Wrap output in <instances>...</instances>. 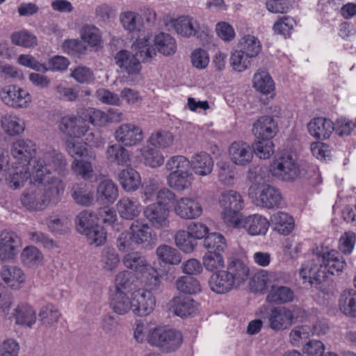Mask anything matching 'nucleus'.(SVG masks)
I'll return each instance as SVG.
<instances>
[{"instance_id": "6e6d98bb", "label": "nucleus", "mask_w": 356, "mask_h": 356, "mask_svg": "<svg viewBox=\"0 0 356 356\" xmlns=\"http://www.w3.org/2000/svg\"><path fill=\"white\" fill-rule=\"evenodd\" d=\"M176 286L179 291L184 293L195 294L200 291V284L193 276H181L176 281Z\"/></svg>"}, {"instance_id": "cd10ccee", "label": "nucleus", "mask_w": 356, "mask_h": 356, "mask_svg": "<svg viewBox=\"0 0 356 356\" xmlns=\"http://www.w3.org/2000/svg\"><path fill=\"white\" fill-rule=\"evenodd\" d=\"M116 207L120 216L128 220L137 218L142 211L140 202L136 199L129 197H121L118 202Z\"/></svg>"}, {"instance_id": "e433bc0d", "label": "nucleus", "mask_w": 356, "mask_h": 356, "mask_svg": "<svg viewBox=\"0 0 356 356\" xmlns=\"http://www.w3.org/2000/svg\"><path fill=\"white\" fill-rule=\"evenodd\" d=\"M295 297L294 292L288 286H272L266 297V300L270 303L285 304L291 302Z\"/></svg>"}, {"instance_id": "1a4fd4ad", "label": "nucleus", "mask_w": 356, "mask_h": 356, "mask_svg": "<svg viewBox=\"0 0 356 356\" xmlns=\"http://www.w3.org/2000/svg\"><path fill=\"white\" fill-rule=\"evenodd\" d=\"M36 151L37 145L33 140L18 139L11 145L10 154L13 160L11 163L31 167Z\"/></svg>"}, {"instance_id": "f257e3e1", "label": "nucleus", "mask_w": 356, "mask_h": 356, "mask_svg": "<svg viewBox=\"0 0 356 356\" xmlns=\"http://www.w3.org/2000/svg\"><path fill=\"white\" fill-rule=\"evenodd\" d=\"M346 265L343 258L334 250L320 246L313 250L309 259L302 264L300 275L312 285L324 282L327 274H339Z\"/></svg>"}, {"instance_id": "2eb2a0df", "label": "nucleus", "mask_w": 356, "mask_h": 356, "mask_svg": "<svg viewBox=\"0 0 356 356\" xmlns=\"http://www.w3.org/2000/svg\"><path fill=\"white\" fill-rule=\"evenodd\" d=\"M19 236L12 231L4 230L0 233V261L14 259L21 247Z\"/></svg>"}, {"instance_id": "a878e982", "label": "nucleus", "mask_w": 356, "mask_h": 356, "mask_svg": "<svg viewBox=\"0 0 356 356\" xmlns=\"http://www.w3.org/2000/svg\"><path fill=\"white\" fill-rule=\"evenodd\" d=\"M170 310L177 316L187 318L196 313L197 307L193 298L186 296H177L170 301Z\"/></svg>"}, {"instance_id": "bb28decb", "label": "nucleus", "mask_w": 356, "mask_h": 356, "mask_svg": "<svg viewBox=\"0 0 356 356\" xmlns=\"http://www.w3.org/2000/svg\"><path fill=\"white\" fill-rule=\"evenodd\" d=\"M282 276V273L268 272L261 270L254 274L252 280V288L257 292L265 293L268 289Z\"/></svg>"}, {"instance_id": "393cba45", "label": "nucleus", "mask_w": 356, "mask_h": 356, "mask_svg": "<svg viewBox=\"0 0 356 356\" xmlns=\"http://www.w3.org/2000/svg\"><path fill=\"white\" fill-rule=\"evenodd\" d=\"M231 160L236 165H245L250 163L253 156L250 146L243 141L234 142L229 148Z\"/></svg>"}, {"instance_id": "bf43d9fd", "label": "nucleus", "mask_w": 356, "mask_h": 356, "mask_svg": "<svg viewBox=\"0 0 356 356\" xmlns=\"http://www.w3.org/2000/svg\"><path fill=\"white\" fill-rule=\"evenodd\" d=\"M203 265L205 268L211 272L217 271L224 266V259L221 252L209 250L203 257Z\"/></svg>"}, {"instance_id": "aec40b11", "label": "nucleus", "mask_w": 356, "mask_h": 356, "mask_svg": "<svg viewBox=\"0 0 356 356\" xmlns=\"http://www.w3.org/2000/svg\"><path fill=\"white\" fill-rule=\"evenodd\" d=\"M174 212L183 219H195L200 216V204L192 197H180L174 205Z\"/></svg>"}, {"instance_id": "052dcab7", "label": "nucleus", "mask_w": 356, "mask_h": 356, "mask_svg": "<svg viewBox=\"0 0 356 356\" xmlns=\"http://www.w3.org/2000/svg\"><path fill=\"white\" fill-rule=\"evenodd\" d=\"M60 317L58 309L53 305H48L41 308L39 313L40 321L44 325L52 326Z\"/></svg>"}, {"instance_id": "f8f14e48", "label": "nucleus", "mask_w": 356, "mask_h": 356, "mask_svg": "<svg viewBox=\"0 0 356 356\" xmlns=\"http://www.w3.org/2000/svg\"><path fill=\"white\" fill-rule=\"evenodd\" d=\"M115 140L125 147L138 145L143 140L142 129L133 123H123L118 127L114 133Z\"/></svg>"}, {"instance_id": "2f4dec72", "label": "nucleus", "mask_w": 356, "mask_h": 356, "mask_svg": "<svg viewBox=\"0 0 356 356\" xmlns=\"http://www.w3.org/2000/svg\"><path fill=\"white\" fill-rule=\"evenodd\" d=\"M118 197V188L111 179L101 181L97 187L96 199L103 203L113 204Z\"/></svg>"}, {"instance_id": "338daca9", "label": "nucleus", "mask_w": 356, "mask_h": 356, "mask_svg": "<svg viewBox=\"0 0 356 356\" xmlns=\"http://www.w3.org/2000/svg\"><path fill=\"white\" fill-rule=\"evenodd\" d=\"M12 42L26 48L33 47L37 44V38L27 31L15 32L11 35Z\"/></svg>"}, {"instance_id": "4c0bfd02", "label": "nucleus", "mask_w": 356, "mask_h": 356, "mask_svg": "<svg viewBox=\"0 0 356 356\" xmlns=\"http://www.w3.org/2000/svg\"><path fill=\"white\" fill-rule=\"evenodd\" d=\"M203 229L204 238L203 245L209 250H216L222 252L227 246L225 238L224 236L216 232H209L208 227L202 225Z\"/></svg>"}, {"instance_id": "20e7f679", "label": "nucleus", "mask_w": 356, "mask_h": 356, "mask_svg": "<svg viewBox=\"0 0 356 356\" xmlns=\"http://www.w3.org/2000/svg\"><path fill=\"white\" fill-rule=\"evenodd\" d=\"M156 236L150 226L143 220H136L129 230L118 236L116 245L120 251L128 252L138 248L150 250L155 245Z\"/></svg>"}, {"instance_id": "4be33fe9", "label": "nucleus", "mask_w": 356, "mask_h": 356, "mask_svg": "<svg viewBox=\"0 0 356 356\" xmlns=\"http://www.w3.org/2000/svg\"><path fill=\"white\" fill-rule=\"evenodd\" d=\"M252 131L257 139L270 140L277 134L278 126L273 117L264 115L253 124Z\"/></svg>"}, {"instance_id": "b1692460", "label": "nucleus", "mask_w": 356, "mask_h": 356, "mask_svg": "<svg viewBox=\"0 0 356 356\" xmlns=\"http://www.w3.org/2000/svg\"><path fill=\"white\" fill-rule=\"evenodd\" d=\"M144 215L152 225L156 228L168 226L169 211L168 207L159 204H151L144 209Z\"/></svg>"}, {"instance_id": "9d476101", "label": "nucleus", "mask_w": 356, "mask_h": 356, "mask_svg": "<svg viewBox=\"0 0 356 356\" xmlns=\"http://www.w3.org/2000/svg\"><path fill=\"white\" fill-rule=\"evenodd\" d=\"M88 123L82 109L78 112L76 116L63 117L59 124V129L63 134L71 138H80L88 132L90 128Z\"/></svg>"}, {"instance_id": "49530a36", "label": "nucleus", "mask_w": 356, "mask_h": 356, "mask_svg": "<svg viewBox=\"0 0 356 356\" xmlns=\"http://www.w3.org/2000/svg\"><path fill=\"white\" fill-rule=\"evenodd\" d=\"M156 255L164 263L170 265H177L181 261L180 252L175 248L162 245L156 248Z\"/></svg>"}, {"instance_id": "09e8293b", "label": "nucleus", "mask_w": 356, "mask_h": 356, "mask_svg": "<svg viewBox=\"0 0 356 356\" xmlns=\"http://www.w3.org/2000/svg\"><path fill=\"white\" fill-rule=\"evenodd\" d=\"M22 262L28 267H35L42 264L43 255L34 246L26 247L20 255Z\"/></svg>"}, {"instance_id": "412c9836", "label": "nucleus", "mask_w": 356, "mask_h": 356, "mask_svg": "<svg viewBox=\"0 0 356 356\" xmlns=\"http://www.w3.org/2000/svg\"><path fill=\"white\" fill-rule=\"evenodd\" d=\"M200 156L196 154L189 161L181 155H177L170 157L165 163L167 170L171 172H191L198 174L200 166Z\"/></svg>"}, {"instance_id": "f03ea898", "label": "nucleus", "mask_w": 356, "mask_h": 356, "mask_svg": "<svg viewBox=\"0 0 356 356\" xmlns=\"http://www.w3.org/2000/svg\"><path fill=\"white\" fill-rule=\"evenodd\" d=\"M21 195L22 206L29 211H42L50 202H57L63 196L65 184L60 177H52L44 182H35Z\"/></svg>"}, {"instance_id": "c03bdc74", "label": "nucleus", "mask_w": 356, "mask_h": 356, "mask_svg": "<svg viewBox=\"0 0 356 356\" xmlns=\"http://www.w3.org/2000/svg\"><path fill=\"white\" fill-rule=\"evenodd\" d=\"M154 44L158 51L165 56L174 54L177 50L175 40L168 33H160L156 35Z\"/></svg>"}, {"instance_id": "774afa93", "label": "nucleus", "mask_w": 356, "mask_h": 356, "mask_svg": "<svg viewBox=\"0 0 356 356\" xmlns=\"http://www.w3.org/2000/svg\"><path fill=\"white\" fill-rule=\"evenodd\" d=\"M141 277L145 279L146 290L149 291H156L160 289L161 285V275L152 266L149 268Z\"/></svg>"}, {"instance_id": "0eeeda50", "label": "nucleus", "mask_w": 356, "mask_h": 356, "mask_svg": "<svg viewBox=\"0 0 356 356\" xmlns=\"http://www.w3.org/2000/svg\"><path fill=\"white\" fill-rule=\"evenodd\" d=\"M269 171L273 177L284 181H293L300 175V169L291 154L284 153L271 163Z\"/></svg>"}, {"instance_id": "4468645a", "label": "nucleus", "mask_w": 356, "mask_h": 356, "mask_svg": "<svg viewBox=\"0 0 356 356\" xmlns=\"http://www.w3.org/2000/svg\"><path fill=\"white\" fill-rule=\"evenodd\" d=\"M133 313L144 316L149 314L156 305V300L152 292L145 289H139L132 293Z\"/></svg>"}, {"instance_id": "9b49d317", "label": "nucleus", "mask_w": 356, "mask_h": 356, "mask_svg": "<svg viewBox=\"0 0 356 356\" xmlns=\"http://www.w3.org/2000/svg\"><path fill=\"white\" fill-rule=\"evenodd\" d=\"M0 97L6 106L16 109L26 108L31 102V96L26 90L13 85L3 87Z\"/></svg>"}, {"instance_id": "79ce46f5", "label": "nucleus", "mask_w": 356, "mask_h": 356, "mask_svg": "<svg viewBox=\"0 0 356 356\" xmlns=\"http://www.w3.org/2000/svg\"><path fill=\"white\" fill-rule=\"evenodd\" d=\"M209 286L211 290L216 293H225L234 289L223 270L211 275Z\"/></svg>"}, {"instance_id": "4d7b16f0", "label": "nucleus", "mask_w": 356, "mask_h": 356, "mask_svg": "<svg viewBox=\"0 0 356 356\" xmlns=\"http://www.w3.org/2000/svg\"><path fill=\"white\" fill-rule=\"evenodd\" d=\"M197 239L185 230H179L175 235L176 245L185 252H191L197 245Z\"/></svg>"}, {"instance_id": "69168bd1", "label": "nucleus", "mask_w": 356, "mask_h": 356, "mask_svg": "<svg viewBox=\"0 0 356 356\" xmlns=\"http://www.w3.org/2000/svg\"><path fill=\"white\" fill-rule=\"evenodd\" d=\"M81 234L86 236L90 245L96 247L104 245L106 240V233L104 228L99 225Z\"/></svg>"}, {"instance_id": "a211bd4d", "label": "nucleus", "mask_w": 356, "mask_h": 356, "mask_svg": "<svg viewBox=\"0 0 356 356\" xmlns=\"http://www.w3.org/2000/svg\"><path fill=\"white\" fill-rule=\"evenodd\" d=\"M268 326L275 331L288 329L292 324L293 314L285 307L272 308L266 316Z\"/></svg>"}, {"instance_id": "e2e57ef3", "label": "nucleus", "mask_w": 356, "mask_h": 356, "mask_svg": "<svg viewBox=\"0 0 356 356\" xmlns=\"http://www.w3.org/2000/svg\"><path fill=\"white\" fill-rule=\"evenodd\" d=\"M71 169L75 175L84 179L91 178L93 175V167L91 163L83 159H74L72 163Z\"/></svg>"}, {"instance_id": "ddd939ff", "label": "nucleus", "mask_w": 356, "mask_h": 356, "mask_svg": "<svg viewBox=\"0 0 356 356\" xmlns=\"http://www.w3.org/2000/svg\"><path fill=\"white\" fill-rule=\"evenodd\" d=\"M6 173V181L10 188L19 189L23 187L29 179L33 183L32 167L10 163Z\"/></svg>"}, {"instance_id": "5701e85b", "label": "nucleus", "mask_w": 356, "mask_h": 356, "mask_svg": "<svg viewBox=\"0 0 356 356\" xmlns=\"http://www.w3.org/2000/svg\"><path fill=\"white\" fill-rule=\"evenodd\" d=\"M1 277L5 284L13 290L22 288L26 280V276L20 267L10 265L2 266Z\"/></svg>"}, {"instance_id": "7c9ffc66", "label": "nucleus", "mask_w": 356, "mask_h": 356, "mask_svg": "<svg viewBox=\"0 0 356 356\" xmlns=\"http://www.w3.org/2000/svg\"><path fill=\"white\" fill-rule=\"evenodd\" d=\"M166 179L170 188L181 192L191 188L194 181V176L192 172H171Z\"/></svg>"}, {"instance_id": "72a5a7b5", "label": "nucleus", "mask_w": 356, "mask_h": 356, "mask_svg": "<svg viewBox=\"0 0 356 356\" xmlns=\"http://www.w3.org/2000/svg\"><path fill=\"white\" fill-rule=\"evenodd\" d=\"M16 323L31 327L36 321V312L28 303L22 302L14 309Z\"/></svg>"}, {"instance_id": "de8ad7c7", "label": "nucleus", "mask_w": 356, "mask_h": 356, "mask_svg": "<svg viewBox=\"0 0 356 356\" xmlns=\"http://www.w3.org/2000/svg\"><path fill=\"white\" fill-rule=\"evenodd\" d=\"M133 48L135 51L134 56L140 61L148 62L156 55L155 49L146 39L137 40Z\"/></svg>"}, {"instance_id": "8fccbe9b", "label": "nucleus", "mask_w": 356, "mask_h": 356, "mask_svg": "<svg viewBox=\"0 0 356 356\" xmlns=\"http://www.w3.org/2000/svg\"><path fill=\"white\" fill-rule=\"evenodd\" d=\"M254 88L263 94H268L274 89V82L266 71H259L253 77Z\"/></svg>"}, {"instance_id": "f704fd0d", "label": "nucleus", "mask_w": 356, "mask_h": 356, "mask_svg": "<svg viewBox=\"0 0 356 356\" xmlns=\"http://www.w3.org/2000/svg\"><path fill=\"white\" fill-rule=\"evenodd\" d=\"M0 122L3 131L10 136L22 134L25 129L24 121L17 115L5 114L1 117Z\"/></svg>"}, {"instance_id": "13d9d810", "label": "nucleus", "mask_w": 356, "mask_h": 356, "mask_svg": "<svg viewBox=\"0 0 356 356\" xmlns=\"http://www.w3.org/2000/svg\"><path fill=\"white\" fill-rule=\"evenodd\" d=\"M253 58L241 49L233 52L230 57V65L233 70L241 72L247 70L252 64Z\"/></svg>"}, {"instance_id": "c85d7f7f", "label": "nucleus", "mask_w": 356, "mask_h": 356, "mask_svg": "<svg viewBox=\"0 0 356 356\" xmlns=\"http://www.w3.org/2000/svg\"><path fill=\"white\" fill-rule=\"evenodd\" d=\"M309 134L317 139L328 138L334 131V124L330 120L324 118H316L308 125Z\"/></svg>"}, {"instance_id": "5fc2aeb1", "label": "nucleus", "mask_w": 356, "mask_h": 356, "mask_svg": "<svg viewBox=\"0 0 356 356\" xmlns=\"http://www.w3.org/2000/svg\"><path fill=\"white\" fill-rule=\"evenodd\" d=\"M173 141L174 136L172 134L165 130H159L153 132L149 138V143L152 146L161 149L171 146Z\"/></svg>"}, {"instance_id": "6ab92c4d", "label": "nucleus", "mask_w": 356, "mask_h": 356, "mask_svg": "<svg viewBox=\"0 0 356 356\" xmlns=\"http://www.w3.org/2000/svg\"><path fill=\"white\" fill-rule=\"evenodd\" d=\"M115 62L121 72L127 73L129 76H137L140 73L142 69L140 61L129 51H118L115 56Z\"/></svg>"}, {"instance_id": "37998d69", "label": "nucleus", "mask_w": 356, "mask_h": 356, "mask_svg": "<svg viewBox=\"0 0 356 356\" xmlns=\"http://www.w3.org/2000/svg\"><path fill=\"white\" fill-rule=\"evenodd\" d=\"M175 31L184 37H191L195 35L198 25L191 17L181 16L172 21Z\"/></svg>"}, {"instance_id": "39448f33", "label": "nucleus", "mask_w": 356, "mask_h": 356, "mask_svg": "<svg viewBox=\"0 0 356 356\" xmlns=\"http://www.w3.org/2000/svg\"><path fill=\"white\" fill-rule=\"evenodd\" d=\"M147 342L162 352L168 353L179 348L183 342V336L176 330L154 327L149 329Z\"/></svg>"}, {"instance_id": "ea45409f", "label": "nucleus", "mask_w": 356, "mask_h": 356, "mask_svg": "<svg viewBox=\"0 0 356 356\" xmlns=\"http://www.w3.org/2000/svg\"><path fill=\"white\" fill-rule=\"evenodd\" d=\"M339 306L345 315L356 317V291L353 289L343 291L339 298Z\"/></svg>"}, {"instance_id": "473e14b6", "label": "nucleus", "mask_w": 356, "mask_h": 356, "mask_svg": "<svg viewBox=\"0 0 356 356\" xmlns=\"http://www.w3.org/2000/svg\"><path fill=\"white\" fill-rule=\"evenodd\" d=\"M118 179L126 192L136 191L141 185L140 174L132 168L122 170L118 173Z\"/></svg>"}, {"instance_id": "3c124183", "label": "nucleus", "mask_w": 356, "mask_h": 356, "mask_svg": "<svg viewBox=\"0 0 356 356\" xmlns=\"http://www.w3.org/2000/svg\"><path fill=\"white\" fill-rule=\"evenodd\" d=\"M97 216L90 211H83L76 218V229L81 234L98 225Z\"/></svg>"}, {"instance_id": "423d86ee", "label": "nucleus", "mask_w": 356, "mask_h": 356, "mask_svg": "<svg viewBox=\"0 0 356 356\" xmlns=\"http://www.w3.org/2000/svg\"><path fill=\"white\" fill-rule=\"evenodd\" d=\"M248 195L255 205L269 209L278 207L282 199L280 191L269 184H252Z\"/></svg>"}, {"instance_id": "864d4df0", "label": "nucleus", "mask_w": 356, "mask_h": 356, "mask_svg": "<svg viewBox=\"0 0 356 356\" xmlns=\"http://www.w3.org/2000/svg\"><path fill=\"white\" fill-rule=\"evenodd\" d=\"M120 261L119 254L113 248L106 246L102 250L100 261L105 270H113L117 268Z\"/></svg>"}, {"instance_id": "0e129e2a", "label": "nucleus", "mask_w": 356, "mask_h": 356, "mask_svg": "<svg viewBox=\"0 0 356 356\" xmlns=\"http://www.w3.org/2000/svg\"><path fill=\"white\" fill-rule=\"evenodd\" d=\"M72 197L78 204L88 207L93 204L95 196L92 192H87L81 185L72 187Z\"/></svg>"}, {"instance_id": "a19ab883", "label": "nucleus", "mask_w": 356, "mask_h": 356, "mask_svg": "<svg viewBox=\"0 0 356 356\" xmlns=\"http://www.w3.org/2000/svg\"><path fill=\"white\" fill-rule=\"evenodd\" d=\"M106 156L109 162L118 165H124L129 161V151L121 144H113L108 146Z\"/></svg>"}, {"instance_id": "603ef678", "label": "nucleus", "mask_w": 356, "mask_h": 356, "mask_svg": "<svg viewBox=\"0 0 356 356\" xmlns=\"http://www.w3.org/2000/svg\"><path fill=\"white\" fill-rule=\"evenodd\" d=\"M240 49L252 58L259 55L261 51L260 41L254 36L246 35L239 42Z\"/></svg>"}, {"instance_id": "a18cd8bd", "label": "nucleus", "mask_w": 356, "mask_h": 356, "mask_svg": "<svg viewBox=\"0 0 356 356\" xmlns=\"http://www.w3.org/2000/svg\"><path fill=\"white\" fill-rule=\"evenodd\" d=\"M81 40L90 47H98L102 43L100 30L94 25H83L80 31Z\"/></svg>"}, {"instance_id": "58836bf2", "label": "nucleus", "mask_w": 356, "mask_h": 356, "mask_svg": "<svg viewBox=\"0 0 356 356\" xmlns=\"http://www.w3.org/2000/svg\"><path fill=\"white\" fill-rule=\"evenodd\" d=\"M124 265L138 275H143L151 267L146 259L137 252L127 254L122 259Z\"/></svg>"}, {"instance_id": "7ed1b4c3", "label": "nucleus", "mask_w": 356, "mask_h": 356, "mask_svg": "<svg viewBox=\"0 0 356 356\" xmlns=\"http://www.w3.org/2000/svg\"><path fill=\"white\" fill-rule=\"evenodd\" d=\"M33 168V179L35 182H44L50 176L51 171L60 177L68 173L67 161L65 156L51 147H46L40 151V154L34 159L31 165Z\"/></svg>"}, {"instance_id": "dca6fc26", "label": "nucleus", "mask_w": 356, "mask_h": 356, "mask_svg": "<svg viewBox=\"0 0 356 356\" xmlns=\"http://www.w3.org/2000/svg\"><path fill=\"white\" fill-rule=\"evenodd\" d=\"M234 224L238 227L245 229L247 233L251 236L265 235L270 225L269 221L260 214L239 218L238 221Z\"/></svg>"}, {"instance_id": "c756f323", "label": "nucleus", "mask_w": 356, "mask_h": 356, "mask_svg": "<svg viewBox=\"0 0 356 356\" xmlns=\"http://www.w3.org/2000/svg\"><path fill=\"white\" fill-rule=\"evenodd\" d=\"M127 293L110 291L111 307L118 315H125L130 311L133 312V299L128 296Z\"/></svg>"}, {"instance_id": "f3484780", "label": "nucleus", "mask_w": 356, "mask_h": 356, "mask_svg": "<svg viewBox=\"0 0 356 356\" xmlns=\"http://www.w3.org/2000/svg\"><path fill=\"white\" fill-rule=\"evenodd\" d=\"M234 289L239 288L248 280L250 269L241 259L232 258L229 259L227 270H223Z\"/></svg>"}, {"instance_id": "c9c22d12", "label": "nucleus", "mask_w": 356, "mask_h": 356, "mask_svg": "<svg viewBox=\"0 0 356 356\" xmlns=\"http://www.w3.org/2000/svg\"><path fill=\"white\" fill-rule=\"evenodd\" d=\"M270 220L274 230L280 234L288 235L293 229V219L287 213L277 211L270 216Z\"/></svg>"}, {"instance_id": "680f3d73", "label": "nucleus", "mask_w": 356, "mask_h": 356, "mask_svg": "<svg viewBox=\"0 0 356 356\" xmlns=\"http://www.w3.org/2000/svg\"><path fill=\"white\" fill-rule=\"evenodd\" d=\"M88 122L94 126L105 127L108 124L107 113L93 108L83 109Z\"/></svg>"}, {"instance_id": "6e6552de", "label": "nucleus", "mask_w": 356, "mask_h": 356, "mask_svg": "<svg viewBox=\"0 0 356 356\" xmlns=\"http://www.w3.org/2000/svg\"><path fill=\"white\" fill-rule=\"evenodd\" d=\"M219 202L223 209L224 219L232 224L238 221L239 212L243 207L241 195L233 190L225 191L222 192Z\"/></svg>"}]
</instances>
